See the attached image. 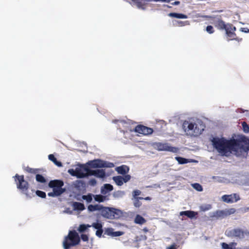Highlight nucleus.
Masks as SVG:
<instances>
[{"label": "nucleus", "instance_id": "obj_6", "mask_svg": "<svg viewBox=\"0 0 249 249\" xmlns=\"http://www.w3.org/2000/svg\"><path fill=\"white\" fill-rule=\"evenodd\" d=\"M100 213L104 218L114 219L119 218L121 216L122 213L117 209L102 206Z\"/></svg>", "mask_w": 249, "mask_h": 249}, {"label": "nucleus", "instance_id": "obj_9", "mask_svg": "<svg viewBox=\"0 0 249 249\" xmlns=\"http://www.w3.org/2000/svg\"><path fill=\"white\" fill-rule=\"evenodd\" d=\"M82 164H80L79 167H76L75 169H71L68 170V172L72 176L76 177L78 178H85V171L82 167Z\"/></svg>", "mask_w": 249, "mask_h": 249}, {"label": "nucleus", "instance_id": "obj_15", "mask_svg": "<svg viewBox=\"0 0 249 249\" xmlns=\"http://www.w3.org/2000/svg\"><path fill=\"white\" fill-rule=\"evenodd\" d=\"M133 4L135 5L138 8L144 10L147 4V0H131Z\"/></svg>", "mask_w": 249, "mask_h": 249}, {"label": "nucleus", "instance_id": "obj_23", "mask_svg": "<svg viewBox=\"0 0 249 249\" xmlns=\"http://www.w3.org/2000/svg\"><path fill=\"white\" fill-rule=\"evenodd\" d=\"M168 16L170 17L175 18H187V16L186 15L180 14V13H170L169 14Z\"/></svg>", "mask_w": 249, "mask_h": 249}, {"label": "nucleus", "instance_id": "obj_52", "mask_svg": "<svg viewBox=\"0 0 249 249\" xmlns=\"http://www.w3.org/2000/svg\"><path fill=\"white\" fill-rule=\"evenodd\" d=\"M143 199H145V200H151V198L149 196H147V197H146L145 198H143Z\"/></svg>", "mask_w": 249, "mask_h": 249}, {"label": "nucleus", "instance_id": "obj_3", "mask_svg": "<svg viewBox=\"0 0 249 249\" xmlns=\"http://www.w3.org/2000/svg\"><path fill=\"white\" fill-rule=\"evenodd\" d=\"M215 27L220 30H225L227 36L230 38L231 40L235 39L236 34L234 31L236 28L231 24H226L221 19H219L214 23Z\"/></svg>", "mask_w": 249, "mask_h": 249}, {"label": "nucleus", "instance_id": "obj_14", "mask_svg": "<svg viewBox=\"0 0 249 249\" xmlns=\"http://www.w3.org/2000/svg\"><path fill=\"white\" fill-rule=\"evenodd\" d=\"M226 216L224 210H217L210 214V217L212 219L223 218Z\"/></svg>", "mask_w": 249, "mask_h": 249}, {"label": "nucleus", "instance_id": "obj_4", "mask_svg": "<svg viewBox=\"0 0 249 249\" xmlns=\"http://www.w3.org/2000/svg\"><path fill=\"white\" fill-rule=\"evenodd\" d=\"M80 242V238L78 233L74 230L71 231L63 241V245L64 249H69L71 247L79 244Z\"/></svg>", "mask_w": 249, "mask_h": 249}, {"label": "nucleus", "instance_id": "obj_27", "mask_svg": "<svg viewBox=\"0 0 249 249\" xmlns=\"http://www.w3.org/2000/svg\"><path fill=\"white\" fill-rule=\"evenodd\" d=\"M113 179L115 182L116 184L118 186H121L124 183L122 176H119L114 177L113 178Z\"/></svg>", "mask_w": 249, "mask_h": 249}, {"label": "nucleus", "instance_id": "obj_42", "mask_svg": "<svg viewBox=\"0 0 249 249\" xmlns=\"http://www.w3.org/2000/svg\"><path fill=\"white\" fill-rule=\"evenodd\" d=\"M211 208H212V206L210 204H208V205H205L204 206H202L201 207V209L203 211H208V210L211 209Z\"/></svg>", "mask_w": 249, "mask_h": 249}, {"label": "nucleus", "instance_id": "obj_2", "mask_svg": "<svg viewBox=\"0 0 249 249\" xmlns=\"http://www.w3.org/2000/svg\"><path fill=\"white\" fill-rule=\"evenodd\" d=\"M182 128L188 135L197 137L200 135L204 130V126L200 125V127L197 124L184 121L182 124Z\"/></svg>", "mask_w": 249, "mask_h": 249}, {"label": "nucleus", "instance_id": "obj_41", "mask_svg": "<svg viewBox=\"0 0 249 249\" xmlns=\"http://www.w3.org/2000/svg\"><path fill=\"white\" fill-rule=\"evenodd\" d=\"M104 188L105 189L108 191H111L113 190V188L112 185L110 184H106L104 185Z\"/></svg>", "mask_w": 249, "mask_h": 249}, {"label": "nucleus", "instance_id": "obj_22", "mask_svg": "<svg viewBox=\"0 0 249 249\" xmlns=\"http://www.w3.org/2000/svg\"><path fill=\"white\" fill-rule=\"evenodd\" d=\"M102 205H89L88 209L90 212H94L95 211H100L101 212Z\"/></svg>", "mask_w": 249, "mask_h": 249}, {"label": "nucleus", "instance_id": "obj_1", "mask_svg": "<svg viewBox=\"0 0 249 249\" xmlns=\"http://www.w3.org/2000/svg\"><path fill=\"white\" fill-rule=\"evenodd\" d=\"M212 142L218 153L226 157L231 154L237 157L241 156L249 151V139L244 135L230 140L214 137L212 140Z\"/></svg>", "mask_w": 249, "mask_h": 249}, {"label": "nucleus", "instance_id": "obj_30", "mask_svg": "<svg viewBox=\"0 0 249 249\" xmlns=\"http://www.w3.org/2000/svg\"><path fill=\"white\" fill-rule=\"evenodd\" d=\"M176 160L179 164H183L189 162V160L180 157H177Z\"/></svg>", "mask_w": 249, "mask_h": 249}, {"label": "nucleus", "instance_id": "obj_43", "mask_svg": "<svg viewBox=\"0 0 249 249\" xmlns=\"http://www.w3.org/2000/svg\"><path fill=\"white\" fill-rule=\"evenodd\" d=\"M131 178V176L129 175H124L122 177L123 181L124 182H126L129 181Z\"/></svg>", "mask_w": 249, "mask_h": 249}, {"label": "nucleus", "instance_id": "obj_21", "mask_svg": "<svg viewBox=\"0 0 249 249\" xmlns=\"http://www.w3.org/2000/svg\"><path fill=\"white\" fill-rule=\"evenodd\" d=\"M73 207L74 210L78 211H83L85 209L84 205L80 202H74L73 203Z\"/></svg>", "mask_w": 249, "mask_h": 249}, {"label": "nucleus", "instance_id": "obj_8", "mask_svg": "<svg viewBox=\"0 0 249 249\" xmlns=\"http://www.w3.org/2000/svg\"><path fill=\"white\" fill-rule=\"evenodd\" d=\"M90 168H97L102 167H111L113 166L112 163H107L100 159H95L88 161L87 164Z\"/></svg>", "mask_w": 249, "mask_h": 249}, {"label": "nucleus", "instance_id": "obj_12", "mask_svg": "<svg viewBox=\"0 0 249 249\" xmlns=\"http://www.w3.org/2000/svg\"><path fill=\"white\" fill-rule=\"evenodd\" d=\"M222 198L224 202L228 203L237 202L240 199L239 196L236 194L225 195L222 196Z\"/></svg>", "mask_w": 249, "mask_h": 249}, {"label": "nucleus", "instance_id": "obj_32", "mask_svg": "<svg viewBox=\"0 0 249 249\" xmlns=\"http://www.w3.org/2000/svg\"><path fill=\"white\" fill-rule=\"evenodd\" d=\"M25 171L29 173L32 174H36L38 172V169L32 168L29 166H27L25 168Z\"/></svg>", "mask_w": 249, "mask_h": 249}, {"label": "nucleus", "instance_id": "obj_39", "mask_svg": "<svg viewBox=\"0 0 249 249\" xmlns=\"http://www.w3.org/2000/svg\"><path fill=\"white\" fill-rule=\"evenodd\" d=\"M141 194V191L139 190H135L133 192V196L135 198L139 197V196Z\"/></svg>", "mask_w": 249, "mask_h": 249}, {"label": "nucleus", "instance_id": "obj_38", "mask_svg": "<svg viewBox=\"0 0 249 249\" xmlns=\"http://www.w3.org/2000/svg\"><path fill=\"white\" fill-rule=\"evenodd\" d=\"M92 227L97 230L102 229V224L100 223H93L92 225Z\"/></svg>", "mask_w": 249, "mask_h": 249}, {"label": "nucleus", "instance_id": "obj_16", "mask_svg": "<svg viewBox=\"0 0 249 249\" xmlns=\"http://www.w3.org/2000/svg\"><path fill=\"white\" fill-rule=\"evenodd\" d=\"M82 167L83 168L84 171H85V177H87L89 176H94L95 170H91L89 166L87 164H82Z\"/></svg>", "mask_w": 249, "mask_h": 249}, {"label": "nucleus", "instance_id": "obj_53", "mask_svg": "<svg viewBox=\"0 0 249 249\" xmlns=\"http://www.w3.org/2000/svg\"><path fill=\"white\" fill-rule=\"evenodd\" d=\"M147 0V2H149V1H160V0Z\"/></svg>", "mask_w": 249, "mask_h": 249}, {"label": "nucleus", "instance_id": "obj_10", "mask_svg": "<svg viewBox=\"0 0 249 249\" xmlns=\"http://www.w3.org/2000/svg\"><path fill=\"white\" fill-rule=\"evenodd\" d=\"M157 149L159 151H166L172 152H177V148L174 147L169 146L167 143L161 142H157L155 144Z\"/></svg>", "mask_w": 249, "mask_h": 249}, {"label": "nucleus", "instance_id": "obj_40", "mask_svg": "<svg viewBox=\"0 0 249 249\" xmlns=\"http://www.w3.org/2000/svg\"><path fill=\"white\" fill-rule=\"evenodd\" d=\"M206 30V31L209 34H213L214 32L213 27L211 25L207 26Z\"/></svg>", "mask_w": 249, "mask_h": 249}, {"label": "nucleus", "instance_id": "obj_46", "mask_svg": "<svg viewBox=\"0 0 249 249\" xmlns=\"http://www.w3.org/2000/svg\"><path fill=\"white\" fill-rule=\"evenodd\" d=\"M96 180L94 178L90 179L89 181V184L92 186L95 185L96 184Z\"/></svg>", "mask_w": 249, "mask_h": 249}, {"label": "nucleus", "instance_id": "obj_25", "mask_svg": "<svg viewBox=\"0 0 249 249\" xmlns=\"http://www.w3.org/2000/svg\"><path fill=\"white\" fill-rule=\"evenodd\" d=\"M135 223L139 224H143L146 222V220L141 215H137L135 218Z\"/></svg>", "mask_w": 249, "mask_h": 249}, {"label": "nucleus", "instance_id": "obj_18", "mask_svg": "<svg viewBox=\"0 0 249 249\" xmlns=\"http://www.w3.org/2000/svg\"><path fill=\"white\" fill-rule=\"evenodd\" d=\"M129 170L128 167L125 165H121L116 168V171L118 173L122 175H125L128 172Z\"/></svg>", "mask_w": 249, "mask_h": 249}, {"label": "nucleus", "instance_id": "obj_49", "mask_svg": "<svg viewBox=\"0 0 249 249\" xmlns=\"http://www.w3.org/2000/svg\"><path fill=\"white\" fill-rule=\"evenodd\" d=\"M179 3H180V1H176L172 3V4L173 5H178Z\"/></svg>", "mask_w": 249, "mask_h": 249}, {"label": "nucleus", "instance_id": "obj_33", "mask_svg": "<svg viewBox=\"0 0 249 249\" xmlns=\"http://www.w3.org/2000/svg\"><path fill=\"white\" fill-rule=\"evenodd\" d=\"M226 216L233 214L235 213L236 210L234 208H230L224 210Z\"/></svg>", "mask_w": 249, "mask_h": 249}, {"label": "nucleus", "instance_id": "obj_13", "mask_svg": "<svg viewBox=\"0 0 249 249\" xmlns=\"http://www.w3.org/2000/svg\"><path fill=\"white\" fill-rule=\"evenodd\" d=\"M124 234V231H114V229L112 228H105L104 230V235H107L111 237H117L123 235Z\"/></svg>", "mask_w": 249, "mask_h": 249}, {"label": "nucleus", "instance_id": "obj_50", "mask_svg": "<svg viewBox=\"0 0 249 249\" xmlns=\"http://www.w3.org/2000/svg\"><path fill=\"white\" fill-rule=\"evenodd\" d=\"M144 232L146 233L148 231V229L147 228H144L142 230Z\"/></svg>", "mask_w": 249, "mask_h": 249}, {"label": "nucleus", "instance_id": "obj_29", "mask_svg": "<svg viewBox=\"0 0 249 249\" xmlns=\"http://www.w3.org/2000/svg\"><path fill=\"white\" fill-rule=\"evenodd\" d=\"M143 197H139L134 199L133 201L134 205L136 208H139L142 205V202L140 201V200H142Z\"/></svg>", "mask_w": 249, "mask_h": 249}, {"label": "nucleus", "instance_id": "obj_26", "mask_svg": "<svg viewBox=\"0 0 249 249\" xmlns=\"http://www.w3.org/2000/svg\"><path fill=\"white\" fill-rule=\"evenodd\" d=\"M95 200L98 202H103L106 199V196L101 195H93Z\"/></svg>", "mask_w": 249, "mask_h": 249}, {"label": "nucleus", "instance_id": "obj_24", "mask_svg": "<svg viewBox=\"0 0 249 249\" xmlns=\"http://www.w3.org/2000/svg\"><path fill=\"white\" fill-rule=\"evenodd\" d=\"M48 158L50 160L52 161L56 165L58 166V167L62 166V163L60 161H57V159L53 154L49 155L48 156Z\"/></svg>", "mask_w": 249, "mask_h": 249}, {"label": "nucleus", "instance_id": "obj_34", "mask_svg": "<svg viewBox=\"0 0 249 249\" xmlns=\"http://www.w3.org/2000/svg\"><path fill=\"white\" fill-rule=\"evenodd\" d=\"M90 226L87 225H86L85 224H81L79 226L78 228V231L80 232H84L87 229L88 227H90Z\"/></svg>", "mask_w": 249, "mask_h": 249}, {"label": "nucleus", "instance_id": "obj_11", "mask_svg": "<svg viewBox=\"0 0 249 249\" xmlns=\"http://www.w3.org/2000/svg\"><path fill=\"white\" fill-rule=\"evenodd\" d=\"M135 131L144 135L151 134L153 133V130L150 127L143 125H138L135 128Z\"/></svg>", "mask_w": 249, "mask_h": 249}, {"label": "nucleus", "instance_id": "obj_37", "mask_svg": "<svg viewBox=\"0 0 249 249\" xmlns=\"http://www.w3.org/2000/svg\"><path fill=\"white\" fill-rule=\"evenodd\" d=\"M36 194L39 197L45 198L46 197V193L42 191L37 190L36 191Z\"/></svg>", "mask_w": 249, "mask_h": 249}, {"label": "nucleus", "instance_id": "obj_17", "mask_svg": "<svg viewBox=\"0 0 249 249\" xmlns=\"http://www.w3.org/2000/svg\"><path fill=\"white\" fill-rule=\"evenodd\" d=\"M180 215H185L190 218H193L196 217L198 214L197 212L192 211H185L180 212Z\"/></svg>", "mask_w": 249, "mask_h": 249}, {"label": "nucleus", "instance_id": "obj_5", "mask_svg": "<svg viewBox=\"0 0 249 249\" xmlns=\"http://www.w3.org/2000/svg\"><path fill=\"white\" fill-rule=\"evenodd\" d=\"M64 182L61 180H53L49 183V187L53 188V191L48 194L49 196H58L61 195L66 191L65 188H63Z\"/></svg>", "mask_w": 249, "mask_h": 249}, {"label": "nucleus", "instance_id": "obj_19", "mask_svg": "<svg viewBox=\"0 0 249 249\" xmlns=\"http://www.w3.org/2000/svg\"><path fill=\"white\" fill-rule=\"evenodd\" d=\"M94 176L99 178H104L106 177L105 171L104 169L95 170Z\"/></svg>", "mask_w": 249, "mask_h": 249}, {"label": "nucleus", "instance_id": "obj_20", "mask_svg": "<svg viewBox=\"0 0 249 249\" xmlns=\"http://www.w3.org/2000/svg\"><path fill=\"white\" fill-rule=\"evenodd\" d=\"M232 234L235 237H239L240 238H243L244 236L243 231L240 229H234L232 231Z\"/></svg>", "mask_w": 249, "mask_h": 249}, {"label": "nucleus", "instance_id": "obj_31", "mask_svg": "<svg viewBox=\"0 0 249 249\" xmlns=\"http://www.w3.org/2000/svg\"><path fill=\"white\" fill-rule=\"evenodd\" d=\"M36 180L40 183H44L46 182V180L45 178L41 175L36 174Z\"/></svg>", "mask_w": 249, "mask_h": 249}, {"label": "nucleus", "instance_id": "obj_47", "mask_svg": "<svg viewBox=\"0 0 249 249\" xmlns=\"http://www.w3.org/2000/svg\"><path fill=\"white\" fill-rule=\"evenodd\" d=\"M222 248H223V249H229V245L225 243H223L222 244Z\"/></svg>", "mask_w": 249, "mask_h": 249}, {"label": "nucleus", "instance_id": "obj_51", "mask_svg": "<svg viewBox=\"0 0 249 249\" xmlns=\"http://www.w3.org/2000/svg\"><path fill=\"white\" fill-rule=\"evenodd\" d=\"M160 1H163L169 3L170 2V0H160Z\"/></svg>", "mask_w": 249, "mask_h": 249}, {"label": "nucleus", "instance_id": "obj_45", "mask_svg": "<svg viewBox=\"0 0 249 249\" xmlns=\"http://www.w3.org/2000/svg\"><path fill=\"white\" fill-rule=\"evenodd\" d=\"M81 238L83 241H88L89 240L88 236L85 234H81Z\"/></svg>", "mask_w": 249, "mask_h": 249}, {"label": "nucleus", "instance_id": "obj_7", "mask_svg": "<svg viewBox=\"0 0 249 249\" xmlns=\"http://www.w3.org/2000/svg\"><path fill=\"white\" fill-rule=\"evenodd\" d=\"M17 187L22 193L25 194L27 196H29L27 192L29 188V183L25 180L23 175H19L18 174L14 177Z\"/></svg>", "mask_w": 249, "mask_h": 249}, {"label": "nucleus", "instance_id": "obj_48", "mask_svg": "<svg viewBox=\"0 0 249 249\" xmlns=\"http://www.w3.org/2000/svg\"><path fill=\"white\" fill-rule=\"evenodd\" d=\"M176 245L175 244H174L170 246L167 247V249H176Z\"/></svg>", "mask_w": 249, "mask_h": 249}, {"label": "nucleus", "instance_id": "obj_44", "mask_svg": "<svg viewBox=\"0 0 249 249\" xmlns=\"http://www.w3.org/2000/svg\"><path fill=\"white\" fill-rule=\"evenodd\" d=\"M103 231L102 229L97 230L96 231V235L99 237H101L102 235Z\"/></svg>", "mask_w": 249, "mask_h": 249}, {"label": "nucleus", "instance_id": "obj_36", "mask_svg": "<svg viewBox=\"0 0 249 249\" xmlns=\"http://www.w3.org/2000/svg\"><path fill=\"white\" fill-rule=\"evenodd\" d=\"M193 187H194V189H195L196 190L198 191H202L203 190V188L202 186L199 183H194L193 185Z\"/></svg>", "mask_w": 249, "mask_h": 249}, {"label": "nucleus", "instance_id": "obj_28", "mask_svg": "<svg viewBox=\"0 0 249 249\" xmlns=\"http://www.w3.org/2000/svg\"><path fill=\"white\" fill-rule=\"evenodd\" d=\"M92 197H93V195L89 193L87 195H83L82 198L85 200L87 203H90L92 200Z\"/></svg>", "mask_w": 249, "mask_h": 249}, {"label": "nucleus", "instance_id": "obj_35", "mask_svg": "<svg viewBox=\"0 0 249 249\" xmlns=\"http://www.w3.org/2000/svg\"><path fill=\"white\" fill-rule=\"evenodd\" d=\"M242 125L244 132L245 133H248L249 132V126L247 123L245 122H243L242 123Z\"/></svg>", "mask_w": 249, "mask_h": 249}]
</instances>
